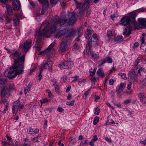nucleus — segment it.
<instances>
[{
	"label": "nucleus",
	"mask_w": 146,
	"mask_h": 146,
	"mask_svg": "<svg viewBox=\"0 0 146 146\" xmlns=\"http://www.w3.org/2000/svg\"><path fill=\"white\" fill-rule=\"evenodd\" d=\"M21 55L20 52L18 51L13 50L12 52L11 55L15 59L14 63L13 66L10 68L9 71L8 72L7 75L6 74V72L5 73V75L9 78H15L17 75L22 74L23 73V63L25 55L24 54L19 57Z\"/></svg>",
	"instance_id": "nucleus-1"
},
{
	"label": "nucleus",
	"mask_w": 146,
	"mask_h": 146,
	"mask_svg": "<svg viewBox=\"0 0 146 146\" xmlns=\"http://www.w3.org/2000/svg\"><path fill=\"white\" fill-rule=\"evenodd\" d=\"M74 1L76 6V8L78 9L79 10L78 16L82 17L84 15L85 11L89 8L90 4L92 0H85L84 3L79 2L77 0H74Z\"/></svg>",
	"instance_id": "nucleus-2"
},
{
	"label": "nucleus",
	"mask_w": 146,
	"mask_h": 146,
	"mask_svg": "<svg viewBox=\"0 0 146 146\" xmlns=\"http://www.w3.org/2000/svg\"><path fill=\"white\" fill-rule=\"evenodd\" d=\"M131 21L130 17L129 16H126L123 17L120 21V24L123 25H128V27H127L124 29L123 35H126L129 36L131 33L132 27L131 25H129Z\"/></svg>",
	"instance_id": "nucleus-3"
},
{
	"label": "nucleus",
	"mask_w": 146,
	"mask_h": 146,
	"mask_svg": "<svg viewBox=\"0 0 146 146\" xmlns=\"http://www.w3.org/2000/svg\"><path fill=\"white\" fill-rule=\"evenodd\" d=\"M49 26V23L47 21H45L42 23L38 31L40 36L47 37L48 33V27Z\"/></svg>",
	"instance_id": "nucleus-4"
},
{
	"label": "nucleus",
	"mask_w": 146,
	"mask_h": 146,
	"mask_svg": "<svg viewBox=\"0 0 146 146\" xmlns=\"http://www.w3.org/2000/svg\"><path fill=\"white\" fill-rule=\"evenodd\" d=\"M24 108V104H21L19 101H15L13 104L12 112L14 114H16L19 109H23Z\"/></svg>",
	"instance_id": "nucleus-5"
},
{
	"label": "nucleus",
	"mask_w": 146,
	"mask_h": 146,
	"mask_svg": "<svg viewBox=\"0 0 146 146\" xmlns=\"http://www.w3.org/2000/svg\"><path fill=\"white\" fill-rule=\"evenodd\" d=\"M74 64L72 61H66L60 64L59 66L61 70L71 68Z\"/></svg>",
	"instance_id": "nucleus-6"
},
{
	"label": "nucleus",
	"mask_w": 146,
	"mask_h": 146,
	"mask_svg": "<svg viewBox=\"0 0 146 146\" xmlns=\"http://www.w3.org/2000/svg\"><path fill=\"white\" fill-rule=\"evenodd\" d=\"M56 41H54L50 45L47 49L41 51L39 54H42L44 55H46L50 56L51 51L52 50V49L56 44Z\"/></svg>",
	"instance_id": "nucleus-7"
},
{
	"label": "nucleus",
	"mask_w": 146,
	"mask_h": 146,
	"mask_svg": "<svg viewBox=\"0 0 146 146\" xmlns=\"http://www.w3.org/2000/svg\"><path fill=\"white\" fill-rule=\"evenodd\" d=\"M53 62L52 61L48 62L44 61L42 63L40 66V69L41 71H42L44 69H47L51 68L52 66Z\"/></svg>",
	"instance_id": "nucleus-8"
},
{
	"label": "nucleus",
	"mask_w": 146,
	"mask_h": 146,
	"mask_svg": "<svg viewBox=\"0 0 146 146\" xmlns=\"http://www.w3.org/2000/svg\"><path fill=\"white\" fill-rule=\"evenodd\" d=\"M63 30L64 31V36L66 37L75 36V31L73 29H70L69 30L64 29Z\"/></svg>",
	"instance_id": "nucleus-9"
},
{
	"label": "nucleus",
	"mask_w": 146,
	"mask_h": 146,
	"mask_svg": "<svg viewBox=\"0 0 146 146\" xmlns=\"http://www.w3.org/2000/svg\"><path fill=\"white\" fill-rule=\"evenodd\" d=\"M32 42L30 40H28L22 44V48L24 51L27 52L31 47Z\"/></svg>",
	"instance_id": "nucleus-10"
},
{
	"label": "nucleus",
	"mask_w": 146,
	"mask_h": 146,
	"mask_svg": "<svg viewBox=\"0 0 146 146\" xmlns=\"http://www.w3.org/2000/svg\"><path fill=\"white\" fill-rule=\"evenodd\" d=\"M68 41H64L60 43L58 51L59 52H61L65 51L68 46Z\"/></svg>",
	"instance_id": "nucleus-11"
},
{
	"label": "nucleus",
	"mask_w": 146,
	"mask_h": 146,
	"mask_svg": "<svg viewBox=\"0 0 146 146\" xmlns=\"http://www.w3.org/2000/svg\"><path fill=\"white\" fill-rule=\"evenodd\" d=\"M67 16L69 17L68 23L69 25H72L76 21L75 14L72 13H69Z\"/></svg>",
	"instance_id": "nucleus-12"
},
{
	"label": "nucleus",
	"mask_w": 146,
	"mask_h": 146,
	"mask_svg": "<svg viewBox=\"0 0 146 146\" xmlns=\"http://www.w3.org/2000/svg\"><path fill=\"white\" fill-rule=\"evenodd\" d=\"M2 90L1 92V96L3 98H8L10 96V94L8 90L6 87L1 88Z\"/></svg>",
	"instance_id": "nucleus-13"
},
{
	"label": "nucleus",
	"mask_w": 146,
	"mask_h": 146,
	"mask_svg": "<svg viewBox=\"0 0 146 146\" xmlns=\"http://www.w3.org/2000/svg\"><path fill=\"white\" fill-rule=\"evenodd\" d=\"M56 22L54 21H53L51 23L49 30L52 33H54L56 31L57 26H58Z\"/></svg>",
	"instance_id": "nucleus-14"
},
{
	"label": "nucleus",
	"mask_w": 146,
	"mask_h": 146,
	"mask_svg": "<svg viewBox=\"0 0 146 146\" xmlns=\"http://www.w3.org/2000/svg\"><path fill=\"white\" fill-rule=\"evenodd\" d=\"M138 98L139 99L141 102L143 104H146V97L143 93H141L137 94Z\"/></svg>",
	"instance_id": "nucleus-15"
},
{
	"label": "nucleus",
	"mask_w": 146,
	"mask_h": 146,
	"mask_svg": "<svg viewBox=\"0 0 146 146\" xmlns=\"http://www.w3.org/2000/svg\"><path fill=\"white\" fill-rule=\"evenodd\" d=\"M21 4L19 0H14L13 3V9L15 10H18Z\"/></svg>",
	"instance_id": "nucleus-16"
},
{
	"label": "nucleus",
	"mask_w": 146,
	"mask_h": 146,
	"mask_svg": "<svg viewBox=\"0 0 146 146\" xmlns=\"http://www.w3.org/2000/svg\"><path fill=\"white\" fill-rule=\"evenodd\" d=\"M19 14H15L14 15V17H13V19L14 23L15 26H18L19 23Z\"/></svg>",
	"instance_id": "nucleus-17"
},
{
	"label": "nucleus",
	"mask_w": 146,
	"mask_h": 146,
	"mask_svg": "<svg viewBox=\"0 0 146 146\" xmlns=\"http://www.w3.org/2000/svg\"><path fill=\"white\" fill-rule=\"evenodd\" d=\"M129 77L132 80L137 81L138 78L137 77V74L136 72L135 71L131 72L129 75Z\"/></svg>",
	"instance_id": "nucleus-18"
},
{
	"label": "nucleus",
	"mask_w": 146,
	"mask_h": 146,
	"mask_svg": "<svg viewBox=\"0 0 146 146\" xmlns=\"http://www.w3.org/2000/svg\"><path fill=\"white\" fill-rule=\"evenodd\" d=\"M39 129H35V130L32 127H30L27 129V131L28 133L31 135H35L37 134L39 132Z\"/></svg>",
	"instance_id": "nucleus-19"
},
{
	"label": "nucleus",
	"mask_w": 146,
	"mask_h": 146,
	"mask_svg": "<svg viewBox=\"0 0 146 146\" xmlns=\"http://www.w3.org/2000/svg\"><path fill=\"white\" fill-rule=\"evenodd\" d=\"M125 87V84L121 83L117 86L116 88V91L119 93H120L123 91Z\"/></svg>",
	"instance_id": "nucleus-20"
},
{
	"label": "nucleus",
	"mask_w": 146,
	"mask_h": 146,
	"mask_svg": "<svg viewBox=\"0 0 146 146\" xmlns=\"http://www.w3.org/2000/svg\"><path fill=\"white\" fill-rule=\"evenodd\" d=\"M67 19L66 17H62L58 19V21L56 22L58 23V26L59 25L60 26L61 25L64 24L66 22Z\"/></svg>",
	"instance_id": "nucleus-21"
},
{
	"label": "nucleus",
	"mask_w": 146,
	"mask_h": 146,
	"mask_svg": "<svg viewBox=\"0 0 146 146\" xmlns=\"http://www.w3.org/2000/svg\"><path fill=\"white\" fill-rule=\"evenodd\" d=\"M139 24L146 27V18H140L138 20Z\"/></svg>",
	"instance_id": "nucleus-22"
},
{
	"label": "nucleus",
	"mask_w": 146,
	"mask_h": 146,
	"mask_svg": "<svg viewBox=\"0 0 146 146\" xmlns=\"http://www.w3.org/2000/svg\"><path fill=\"white\" fill-rule=\"evenodd\" d=\"M124 40V38L122 36H118L115 37L114 38V42H121Z\"/></svg>",
	"instance_id": "nucleus-23"
},
{
	"label": "nucleus",
	"mask_w": 146,
	"mask_h": 146,
	"mask_svg": "<svg viewBox=\"0 0 146 146\" xmlns=\"http://www.w3.org/2000/svg\"><path fill=\"white\" fill-rule=\"evenodd\" d=\"M7 82V80L5 78H1L0 77V88L5 87V85Z\"/></svg>",
	"instance_id": "nucleus-24"
},
{
	"label": "nucleus",
	"mask_w": 146,
	"mask_h": 146,
	"mask_svg": "<svg viewBox=\"0 0 146 146\" xmlns=\"http://www.w3.org/2000/svg\"><path fill=\"white\" fill-rule=\"evenodd\" d=\"M9 106V102L8 101H6V104L5 106L4 109L2 111V113L4 114L6 111L8 110Z\"/></svg>",
	"instance_id": "nucleus-25"
},
{
	"label": "nucleus",
	"mask_w": 146,
	"mask_h": 146,
	"mask_svg": "<svg viewBox=\"0 0 146 146\" xmlns=\"http://www.w3.org/2000/svg\"><path fill=\"white\" fill-rule=\"evenodd\" d=\"M6 8L9 15H11L13 14V10L11 7L8 4L6 5Z\"/></svg>",
	"instance_id": "nucleus-26"
},
{
	"label": "nucleus",
	"mask_w": 146,
	"mask_h": 146,
	"mask_svg": "<svg viewBox=\"0 0 146 146\" xmlns=\"http://www.w3.org/2000/svg\"><path fill=\"white\" fill-rule=\"evenodd\" d=\"M97 73L99 76L101 77H104L105 76L104 72L101 68H100L97 71Z\"/></svg>",
	"instance_id": "nucleus-27"
},
{
	"label": "nucleus",
	"mask_w": 146,
	"mask_h": 146,
	"mask_svg": "<svg viewBox=\"0 0 146 146\" xmlns=\"http://www.w3.org/2000/svg\"><path fill=\"white\" fill-rule=\"evenodd\" d=\"M64 36V31L61 30L58 32L55 35V37L56 38H59L62 36Z\"/></svg>",
	"instance_id": "nucleus-28"
},
{
	"label": "nucleus",
	"mask_w": 146,
	"mask_h": 146,
	"mask_svg": "<svg viewBox=\"0 0 146 146\" xmlns=\"http://www.w3.org/2000/svg\"><path fill=\"white\" fill-rule=\"evenodd\" d=\"M49 6L48 4L44 5L42 9L41 14H44Z\"/></svg>",
	"instance_id": "nucleus-29"
},
{
	"label": "nucleus",
	"mask_w": 146,
	"mask_h": 146,
	"mask_svg": "<svg viewBox=\"0 0 146 146\" xmlns=\"http://www.w3.org/2000/svg\"><path fill=\"white\" fill-rule=\"evenodd\" d=\"M31 86V83L30 82L28 84V86L26 88H25L24 89V93L25 94H27L30 91Z\"/></svg>",
	"instance_id": "nucleus-30"
},
{
	"label": "nucleus",
	"mask_w": 146,
	"mask_h": 146,
	"mask_svg": "<svg viewBox=\"0 0 146 146\" xmlns=\"http://www.w3.org/2000/svg\"><path fill=\"white\" fill-rule=\"evenodd\" d=\"M144 72V73L146 72V70L143 67H141L138 70L137 72V75L138 76H141V72Z\"/></svg>",
	"instance_id": "nucleus-31"
},
{
	"label": "nucleus",
	"mask_w": 146,
	"mask_h": 146,
	"mask_svg": "<svg viewBox=\"0 0 146 146\" xmlns=\"http://www.w3.org/2000/svg\"><path fill=\"white\" fill-rule=\"evenodd\" d=\"M106 125H111L112 124H115L114 121H113L111 119H109L108 118L107 120L106 123Z\"/></svg>",
	"instance_id": "nucleus-32"
},
{
	"label": "nucleus",
	"mask_w": 146,
	"mask_h": 146,
	"mask_svg": "<svg viewBox=\"0 0 146 146\" xmlns=\"http://www.w3.org/2000/svg\"><path fill=\"white\" fill-rule=\"evenodd\" d=\"M75 35L76 34H78V36H80L82 32L83 29L82 28H81L78 29L76 31L75 30Z\"/></svg>",
	"instance_id": "nucleus-33"
},
{
	"label": "nucleus",
	"mask_w": 146,
	"mask_h": 146,
	"mask_svg": "<svg viewBox=\"0 0 146 146\" xmlns=\"http://www.w3.org/2000/svg\"><path fill=\"white\" fill-rule=\"evenodd\" d=\"M20 143L19 140H15L14 143H12V145L13 146H19Z\"/></svg>",
	"instance_id": "nucleus-34"
},
{
	"label": "nucleus",
	"mask_w": 146,
	"mask_h": 146,
	"mask_svg": "<svg viewBox=\"0 0 146 146\" xmlns=\"http://www.w3.org/2000/svg\"><path fill=\"white\" fill-rule=\"evenodd\" d=\"M53 82V85L54 87H56L58 86V82L56 79L53 78L52 81Z\"/></svg>",
	"instance_id": "nucleus-35"
},
{
	"label": "nucleus",
	"mask_w": 146,
	"mask_h": 146,
	"mask_svg": "<svg viewBox=\"0 0 146 146\" xmlns=\"http://www.w3.org/2000/svg\"><path fill=\"white\" fill-rule=\"evenodd\" d=\"M92 46V41L91 39H89L86 44L87 48H91Z\"/></svg>",
	"instance_id": "nucleus-36"
},
{
	"label": "nucleus",
	"mask_w": 146,
	"mask_h": 146,
	"mask_svg": "<svg viewBox=\"0 0 146 146\" xmlns=\"http://www.w3.org/2000/svg\"><path fill=\"white\" fill-rule=\"evenodd\" d=\"M72 78L74 79L72 80V82H76V81H78V82L82 81L81 79H80L79 76H74L72 77Z\"/></svg>",
	"instance_id": "nucleus-37"
},
{
	"label": "nucleus",
	"mask_w": 146,
	"mask_h": 146,
	"mask_svg": "<svg viewBox=\"0 0 146 146\" xmlns=\"http://www.w3.org/2000/svg\"><path fill=\"white\" fill-rule=\"evenodd\" d=\"M105 59L106 61V62H107L108 63H112L113 62L112 59L110 56H109Z\"/></svg>",
	"instance_id": "nucleus-38"
},
{
	"label": "nucleus",
	"mask_w": 146,
	"mask_h": 146,
	"mask_svg": "<svg viewBox=\"0 0 146 146\" xmlns=\"http://www.w3.org/2000/svg\"><path fill=\"white\" fill-rule=\"evenodd\" d=\"M94 110V114L97 115H98L100 112V109L98 108H95Z\"/></svg>",
	"instance_id": "nucleus-39"
},
{
	"label": "nucleus",
	"mask_w": 146,
	"mask_h": 146,
	"mask_svg": "<svg viewBox=\"0 0 146 146\" xmlns=\"http://www.w3.org/2000/svg\"><path fill=\"white\" fill-rule=\"evenodd\" d=\"M99 118L98 117H96L94 118L93 122V124L94 125H96L99 122Z\"/></svg>",
	"instance_id": "nucleus-40"
},
{
	"label": "nucleus",
	"mask_w": 146,
	"mask_h": 146,
	"mask_svg": "<svg viewBox=\"0 0 146 146\" xmlns=\"http://www.w3.org/2000/svg\"><path fill=\"white\" fill-rule=\"evenodd\" d=\"M131 99H128L124 101L123 103L124 105H127L131 103Z\"/></svg>",
	"instance_id": "nucleus-41"
},
{
	"label": "nucleus",
	"mask_w": 146,
	"mask_h": 146,
	"mask_svg": "<svg viewBox=\"0 0 146 146\" xmlns=\"http://www.w3.org/2000/svg\"><path fill=\"white\" fill-rule=\"evenodd\" d=\"M48 100L46 98H42L40 100V102L41 104L48 102Z\"/></svg>",
	"instance_id": "nucleus-42"
},
{
	"label": "nucleus",
	"mask_w": 146,
	"mask_h": 146,
	"mask_svg": "<svg viewBox=\"0 0 146 146\" xmlns=\"http://www.w3.org/2000/svg\"><path fill=\"white\" fill-rule=\"evenodd\" d=\"M39 2L41 3H43L44 5L48 4L47 0H38Z\"/></svg>",
	"instance_id": "nucleus-43"
},
{
	"label": "nucleus",
	"mask_w": 146,
	"mask_h": 146,
	"mask_svg": "<svg viewBox=\"0 0 146 146\" xmlns=\"http://www.w3.org/2000/svg\"><path fill=\"white\" fill-rule=\"evenodd\" d=\"M75 102V100H73L72 101L67 102L66 103V104L70 106H73L74 105Z\"/></svg>",
	"instance_id": "nucleus-44"
},
{
	"label": "nucleus",
	"mask_w": 146,
	"mask_h": 146,
	"mask_svg": "<svg viewBox=\"0 0 146 146\" xmlns=\"http://www.w3.org/2000/svg\"><path fill=\"white\" fill-rule=\"evenodd\" d=\"M35 49L36 50L39 51L41 48V45L40 44H38L35 46Z\"/></svg>",
	"instance_id": "nucleus-45"
},
{
	"label": "nucleus",
	"mask_w": 146,
	"mask_h": 146,
	"mask_svg": "<svg viewBox=\"0 0 146 146\" xmlns=\"http://www.w3.org/2000/svg\"><path fill=\"white\" fill-rule=\"evenodd\" d=\"M87 142L88 140L87 139L84 140L83 141L81 142L80 146H85L84 145L87 143Z\"/></svg>",
	"instance_id": "nucleus-46"
},
{
	"label": "nucleus",
	"mask_w": 146,
	"mask_h": 146,
	"mask_svg": "<svg viewBox=\"0 0 146 146\" xmlns=\"http://www.w3.org/2000/svg\"><path fill=\"white\" fill-rule=\"evenodd\" d=\"M50 1L51 5H55L58 3L59 0H50Z\"/></svg>",
	"instance_id": "nucleus-47"
},
{
	"label": "nucleus",
	"mask_w": 146,
	"mask_h": 146,
	"mask_svg": "<svg viewBox=\"0 0 146 146\" xmlns=\"http://www.w3.org/2000/svg\"><path fill=\"white\" fill-rule=\"evenodd\" d=\"M97 78L96 77H92L90 78L92 82L94 83V85H95L96 82H97Z\"/></svg>",
	"instance_id": "nucleus-48"
},
{
	"label": "nucleus",
	"mask_w": 146,
	"mask_h": 146,
	"mask_svg": "<svg viewBox=\"0 0 146 146\" xmlns=\"http://www.w3.org/2000/svg\"><path fill=\"white\" fill-rule=\"evenodd\" d=\"M91 36V33H86L85 35V36L86 38H89V39H90V38Z\"/></svg>",
	"instance_id": "nucleus-49"
},
{
	"label": "nucleus",
	"mask_w": 146,
	"mask_h": 146,
	"mask_svg": "<svg viewBox=\"0 0 146 146\" xmlns=\"http://www.w3.org/2000/svg\"><path fill=\"white\" fill-rule=\"evenodd\" d=\"M87 49H86V54H88L89 55H90L91 54V48H87Z\"/></svg>",
	"instance_id": "nucleus-50"
},
{
	"label": "nucleus",
	"mask_w": 146,
	"mask_h": 146,
	"mask_svg": "<svg viewBox=\"0 0 146 146\" xmlns=\"http://www.w3.org/2000/svg\"><path fill=\"white\" fill-rule=\"evenodd\" d=\"M119 74L124 80H126L127 79V77L126 76V75L125 74L123 73H121Z\"/></svg>",
	"instance_id": "nucleus-51"
},
{
	"label": "nucleus",
	"mask_w": 146,
	"mask_h": 146,
	"mask_svg": "<svg viewBox=\"0 0 146 146\" xmlns=\"http://www.w3.org/2000/svg\"><path fill=\"white\" fill-rule=\"evenodd\" d=\"M86 16L87 17H88L91 13L90 11L88 9L86 10Z\"/></svg>",
	"instance_id": "nucleus-52"
},
{
	"label": "nucleus",
	"mask_w": 146,
	"mask_h": 146,
	"mask_svg": "<svg viewBox=\"0 0 146 146\" xmlns=\"http://www.w3.org/2000/svg\"><path fill=\"white\" fill-rule=\"evenodd\" d=\"M98 137L96 135H94L93 137L92 141H95L97 140Z\"/></svg>",
	"instance_id": "nucleus-53"
},
{
	"label": "nucleus",
	"mask_w": 146,
	"mask_h": 146,
	"mask_svg": "<svg viewBox=\"0 0 146 146\" xmlns=\"http://www.w3.org/2000/svg\"><path fill=\"white\" fill-rule=\"evenodd\" d=\"M112 35V33L111 31L108 30L107 31V35L109 37H111Z\"/></svg>",
	"instance_id": "nucleus-54"
},
{
	"label": "nucleus",
	"mask_w": 146,
	"mask_h": 146,
	"mask_svg": "<svg viewBox=\"0 0 146 146\" xmlns=\"http://www.w3.org/2000/svg\"><path fill=\"white\" fill-rule=\"evenodd\" d=\"M92 58L94 59H96L98 58V56L96 54L93 53L92 54Z\"/></svg>",
	"instance_id": "nucleus-55"
},
{
	"label": "nucleus",
	"mask_w": 146,
	"mask_h": 146,
	"mask_svg": "<svg viewBox=\"0 0 146 146\" xmlns=\"http://www.w3.org/2000/svg\"><path fill=\"white\" fill-rule=\"evenodd\" d=\"M146 11V8L145 9L141 8L137 11L138 12H141Z\"/></svg>",
	"instance_id": "nucleus-56"
},
{
	"label": "nucleus",
	"mask_w": 146,
	"mask_h": 146,
	"mask_svg": "<svg viewBox=\"0 0 146 146\" xmlns=\"http://www.w3.org/2000/svg\"><path fill=\"white\" fill-rule=\"evenodd\" d=\"M132 83L131 82H130L127 85V88L128 90H129L131 87Z\"/></svg>",
	"instance_id": "nucleus-57"
},
{
	"label": "nucleus",
	"mask_w": 146,
	"mask_h": 146,
	"mask_svg": "<svg viewBox=\"0 0 146 146\" xmlns=\"http://www.w3.org/2000/svg\"><path fill=\"white\" fill-rule=\"evenodd\" d=\"M131 17H132L133 18H135V17L137 16V14L134 13L133 12L130 14Z\"/></svg>",
	"instance_id": "nucleus-58"
},
{
	"label": "nucleus",
	"mask_w": 146,
	"mask_h": 146,
	"mask_svg": "<svg viewBox=\"0 0 146 146\" xmlns=\"http://www.w3.org/2000/svg\"><path fill=\"white\" fill-rule=\"evenodd\" d=\"M117 17V16L115 14H112L111 15L110 17L113 20H114V19Z\"/></svg>",
	"instance_id": "nucleus-59"
},
{
	"label": "nucleus",
	"mask_w": 146,
	"mask_h": 146,
	"mask_svg": "<svg viewBox=\"0 0 146 146\" xmlns=\"http://www.w3.org/2000/svg\"><path fill=\"white\" fill-rule=\"evenodd\" d=\"M140 40L141 41L142 44H144L145 42V38L143 36L141 37Z\"/></svg>",
	"instance_id": "nucleus-60"
},
{
	"label": "nucleus",
	"mask_w": 146,
	"mask_h": 146,
	"mask_svg": "<svg viewBox=\"0 0 146 146\" xmlns=\"http://www.w3.org/2000/svg\"><path fill=\"white\" fill-rule=\"evenodd\" d=\"M114 81L113 79H111L110 80L109 82V83L110 85H112L113 84Z\"/></svg>",
	"instance_id": "nucleus-61"
},
{
	"label": "nucleus",
	"mask_w": 146,
	"mask_h": 146,
	"mask_svg": "<svg viewBox=\"0 0 146 146\" xmlns=\"http://www.w3.org/2000/svg\"><path fill=\"white\" fill-rule=\"evenodd\" d=\"M111 95V98H113L115 96V92L113 90L111 91L110 93Z\"/></svg>",
	"instance_id": "nucleus-62"
},
{
	"label": "nucleus",
	"mask_w": 146,
	"mask_h": 146,
	"mask_svg": "<svg viewBox=\"0 0 146 146\" xmlns=\"http://www.w3.org/2000/svg\"><path fill=\"white\" fill-rule=\"evenodd\" d=\"M8 142L6 141H2V143L3 145L6 146L7 145Z\"/></svg>",
	"instance_id": "nucleus-63"
},
{
	"label": "nucleus",
	"mask_w": 146,
	"mask_h": 146,
	"mask_svg": "<svg viewBox=\"0 0 146 146\" xmlns=\"http://www.w3.org/2000/svg\"><path fill=\"white\" fill-rule=\"evenodd\" d=\"M74 50H76L78 49V46L77 44H75L74 45Z\"/></svg>",
	"instance_id": "nucleus-64"
}]
</instances>
